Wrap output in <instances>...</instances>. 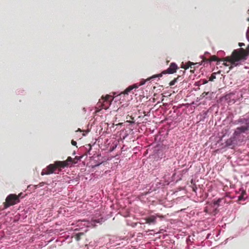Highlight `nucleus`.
Here are the masks:
<instances>
[{
	"label": "nucleus",
	"instance_id": "nucleus-1",
	"mask_svg": "<svg viewBox=\"0 0 249 249\" xmlns=\"http://www.w3.org/2000/svg\"><path fill=\"white\" fill-rule=\"evenodd\" d=\"M247 57V56L244 52V49L240 48L238 50H234L231 56L226 57L221 60V61L229 62L231 64L234 65L236 62L246 59Z\"/></svg>",
	"mask_w": 249,
	"mask_h": 249
},
{
	"label": "nucleus",
	"instance_id": "nucleus-2",
	"mask_svg": "<svg viewBox=\"0 0 249 249\" xmlns=\"http://www.w3.org/2000/svg\"><path fill=\"white\" fill-rule=\"evenodd\" d=\"M68 166V164L65 161H56L53 164H50L48 165L45 168L43 169L41 172V175H49L53 173H56L55 171L58 169V173L61 171V168H64Z\"/></svg>",
	"mask_w": 249,
	"mask_h": 249
},
{
	"label": "nucleus",
	"instance_id": "nucleus-3",
	"mask_svg": "<svg viewBox=\"0 0 249 249\" xmlns=\"http://www.w3.org/2000/svg\"><path fill=\"white\" fill-rule=\"evenodd\" d=\"M21 194L18 195L16 194H10L5 199V202L3 203L4 209H7L11 206L15 205L19 202V197Z\"/></svg>",
	"mask_w": 249,
	"mask_h": 249
},
{
	"label": "nucleus",
	"instance_id": "nucleus-4",
	"mask_svg": "<svg viewBox=\"0 0 249 249\" xmlns=\"http://www.w3.org/2000/svg\"><path fill=\"white\" fill-rule=\"evenodd\" d=\"M178 68L176 63H171L169 67L167 70L162 71L161 73L153 75V76L147 78V80H150L152 79L157 77H160L162 76L163 74H173L176 72Z\"/></svg>",
	"mask_w": 249,
	"mask_h": 249
},
{
	"label": "nucleus",
	"instance_id": "nucleus-5",
	"mask_svg": "<svg viewBox=\"0 0 249 249\" xmlns=\"http://www.w3.org/2000/svg\"><path fill=\"white\" fill-rule=\"evenodd\" d=\"M113 100V97L109 95H107L105 97H102L97 103L98 107L101 108L107 109L110 106L111 102Z\"/></svg>",
	"mask_w": 249,
	"mask_h": 249
},
{
	"label": "nucleus",
	"instance_id": "nucleus-6",
	"mask_svg": "<svg viewBox=\"0 0 249 249\" xmlns=\"http://www.w3.org/2000/svg\"><path fill=\"white\" fill-rule=\"evenodd\" d=\"M146 81H147V79L146 80H142L139 84L137 83L129 86L120 94H128V93L130 92V91L134 89H137L139 87V86L144 85Z\"/></svg>",
	"mask_w": 249,
	"mask_h": 249
},
{
	"label": "nucleus",
	"instance_id": "nucleus-7",
	"mask_svg": "<svg viewBox=\"0 0 249 249\" xmlns=\"http://www.w3.org/2000/svg\"><path fill=\"white\" fill-rule=\"evenodd\" d=\"M249 129V126L241 125L236 128L234 131V135L236 136L239 135L242 133H245Z\"/></svg>",
	"mask_w": 249,
	"mask_h": 249
},
{
	"label": "nucleus",
	"instance_id": "nucleus-8",
	"mask_svg": "<svg viewBox=\"0 0 249 249\" xmlns=\"http://www.w3.org/2000/svg\"><path fill=\"white\" fill-rule=\"evenodd\" d=\"M235 124H241L242 125L249 126V116L240 118L235 121Z\"/></svg>",
	"mask_w": 249,
	"mask_h": 249
},
{
	"label": "nucleus",
	"instance_id": "nucleus-9",
	"mask_svg": "<svg viewBox=\"0 0 249 249\" xmlns=\"http://www.w3.org/2000/svg\"><path fill=\"white\" fill-rule=\"evenodd\" d=\"M247 193L245 190H242L240 195L238 196V200L242 201L245 200L247 198Z\"/></svg>",
	"mask_w": 249,
	"mask_h": 249
},
{
	"label": "nucleus",
	"instance_id": "nucleus-10",
	"mask_svg": "<svg viewBox=\"0 0 249 249\" xmlns=\"http://www.w3.org/2000/svg\"><path fill=\"white\" fill-rule=\"evenodd\" d=\"M156 221V217L154 216H151L146 219V223L151 224L154 223Z\"/></svg>",
	"mask_w": 249,
	"mask_h": 249
},
{
	"label": "nucleus",
	"instance_id": "nucleus-11",
	"mask_svg": "<svg viewBox=\"0 0 249 249\" xmlns=\"http://www.w3.org/2000/svg\"><path fill=\"white\" fill-rule=\"evenodd\" d=\"M209 61L210 62L217 61V64L218 65L219 64L220 61H221V60L219 59L215 55H213L210 57Z\"/></svg>",
	"mask_w": 249,
	"mask_h": 249
},
{
	"label": "nucleus",
	"instance_id": "nucleus-12",
	"mask_svg": "<svg viewBox=\"0 0 249 249\" xmlns=\"http://www.w3.org/2000/svg\"><path fill=\"white\" fill-rule=\"evenodd\" d=\"M196 64H197V63H194L191 62H188L187 63H186V64L184 65V66L182 68H184L185 70H187V69H189V68H192V66L196 65Z\"/></svg>",
	"mask_w": 249,
	"mask_h": 249
},
{
	"label": "nucleus",
	"instance_id": "nucleus-13",
	"mask_svg": "<svg viewBox=\"0 0 249 249\" xmlns=\"http://www.w3.org/2000/svg\"><path fill=\"white\" fill-rule=\"evenodd\" d=\"M84 233L83 232H79L77 233L75 236V239L76 241H78L81 239V237Z\"/></svg>",
	"mask_w": 249,
	"mask_h": 249
},
{
	"label": "nucleus",
	"instance_id": "nucleus-14",
	"mask_svg": "<svg viewBox=\"0 0 249 249\" xmlns=\"http://www.w3.org/2000/svg\"><path fill=\"white\" fill-rule=\"evenodd\" d=\"M223 200H224V198H219L217 200L214 201L213 202V204L214 205L219 206V205H220V203Z\"/></svg>",
	"mask_w": 249,
	"mask_h": 249
},
{
	"label": "nucleus",
	"instance_id": "nucleus-15",
	"mask_svg": "<svg viewBox=\"0 0 249 249\" xmlns=\"http://www.w3.org/2000/svg\"><path fill=\"white\" fill-rule=\"evenodd\" d=\"M179 77V76H178V77L176 78H175L174 79H173L172 81H171L170 83H169V85L170 86H174L175 83L177 82V80L178 79Z\"/></svg>",
	"mask_w": 249,
	"mask_h": 249
},
{
	"label": "nucleus",
	"instance_id": "nucleus-16",
	"mask_svg": "<svg viewBox=\"0 0 249 249\" xmlns=\"http://www.w3.org/2000/svg\"><path fill=\"white\" fill-rule=\"evenodd\" d=\"M66 162L67 164L68 165V162H73L74 163H76L75 161H74L73 159L71 157H68L67 160L65 161Z\"/></svg>",
	"mask_w": 249,
	"mask_h": 249
},
{
	"label": "nucleus",
	"instance_id": "nucleus-17",
	"mask_svg": "<svg viewBox=\"0 0 249 249\" xmlns=\"http://www.w3.org/2000/svg\"><path fill=\"white\" fill-rule=\"evenodd\" d=\"M44 184H45V182H41L39 183L38 184L35 186L36 188H37L43 186Z\"/></svg>",
	"mask_w": 249,
	"mask_h": 249
},
{
	"label": "nucleus",
	"instance_id": "nucleus-18",
	"mask_svg": "<svg viewBox=\"0 0 249 249\" xmlns=\"http://www.w3.org/2000/svg\"><path fill=\"white\" fill-rule=\"evenodd\" d=\"M215 78V76L213 75V74L211 75V76L209 78L210 81H213L214 79Z\"/></svg>",
	"mask_w": 249,
	"mask_h": 249
},
{
	"label": "nucleus",
	"instance_id": "nucleus-19",
	"mask_svg": "<svg viewBox=\"0 0 249 249\" xmlns=\"http://www.w3.org/2000/svg\"><path fill=\"white\" fill-rule=\"evenodd\" d=\"M71 144H72V145H74V146H75V145L77 144V142H75V141H73V140H72V141H71Z\"/></svg>",
	"mask_w": 249,
	"mask_h": 249
},
{
	"label": "nucleus",
	"instance_id": "nucleus-20",
	"mask_svg": "<svg viewBox=\"0 0 249 249\" xmlns=\"http://www.w3.org/2000/svg\"><path fill=\"white\" fill-rule=\"evenodd\" d=\"M239 46L240 47H242L243 46H245V44L243 43H239Z\"/></svg>",
	"mask_w": 249,
	"mask_h": 249
},
{
	"label": "nucleus",
	"instance_id": "nucleus-21",
	"mask_svg": "<svg viewBox=\"0 0 249 249\" xmlns=\"http://www.w3.org/2000/svg\"><path fill=\"white\" fill-rule=\"evenodd\" d=\"M223 64L224 65V66H229V64H227V63L225 62H224Z\"/></svg>",
	"mask_w": 249,
	"mask_h": 249
},
{
	"label": "nucleus",
	"instance_id": "nucleus-22",
	"mask_svg": "<svg viewBox=\"0 0 249 249\" xmlns=\"http://www.w3.org/2000/svg\"><path fill=\"white\" fill-rule=\"evenodd\" d=\"M88 146H89V150H90L91 149V146L90 144H89Z\"/></svg>",
	"mask_w": 249,
	"mask_h": 249
},
{
	"label": "nucleus",
	"instance_id": "nucleus-23",
	"mask_svg": "<svg viewBox=\"0 0 249 249\" xmlns=\"http://www.w3.org/2000/svg\"><path fill=\"white\" fill-rule=\"evenodd\" d=\"M78 131H81V129L79 128L78 129Z\"/></svg>",
	"mask_w": 249,
	"mask_h": 249
},
{
	"label": "nucleus",
	"instance_id": "nucleus-24",
	"mask_svg": "<svg viewBox=\"0 0 249 249\" xmlns=\"http://www.w3.org/2000/svg\"><path fill=\"white\" fill-rule=\"evenodd\" d=\"M75 159H78L77 157H75Z\"/></svg>",
	"mask_w": 249,
	"mask_h": 249
},
{
	"label": "nucleus",
	"instance_id": "nucleus-25",
	"mask_svg": "<svg viewBox=\"0 0 249 249\" xmlns=\"http://www.w3.org/2000/svg\"><path fill=\"white\" fill-rule=\"evenodd\" d=\"M248 21H249V18H248Z\"/></svg>",
	"mask_w": 249,
	"mask_h": 249
}]
</instances>
